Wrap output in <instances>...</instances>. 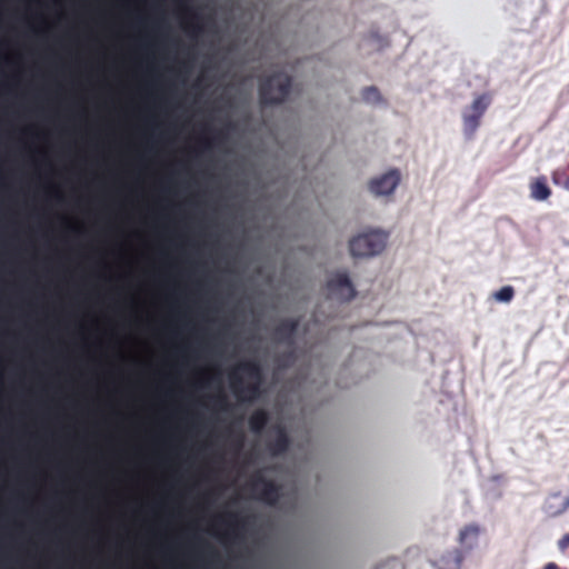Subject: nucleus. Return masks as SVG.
<instances>
[{
    "mask_svg": "<svg viewBox=\"0 0 569 569\" xmlns=\"http://www.w3.org/2000/svg\"><path fill=\"white\" fill-rule=\"evenodd\" d=\"M402 181L400 169L391 167L375 176L367 181L368 193L378 200L391 201Z\"/></svg>",
    "mask_w": 569,
    "mask_h": 569,
    "instance_id": "obj_1",
    "label": "nucleus"
},
{
    "mask_svg": "<svg viewBox=\"0 0 569 569\" xmlns=\"http://www.w3.org/2000/svg\"><path fill=\"white\" fill-rule=\"evenodd\" d=\"M388 240V233L381 230H369L353 237L349 242L353 257L368 258L381 253Z\"/></svg>",
    "mask_w": 569,
    "mask_h": 569,
    "instance_id": "obj_2",
    "label": "nucleus"
},
{
    "mask_svg": "<svg viewBox=\"0 0 569 569\" xmlns=\"http://www.w3.org/2000/svg\"><path fill=\"white\" fill-rule=\"evenodd\" d=\"M490 100L489 94H480L462 111V134L466 140H472L475 138L480 127L481 119L490 104Z\"/></svg>",
    "mask_w": 569,
    "mask_h": 569,
    "instance_id": "obj_3",
    "label": "nucleus"
},
{
    "mask_svg": "<svg viewBox=\"0 0 569 569\" xmlns=\"http://www.w3.org/2000/svg\"><path fill=\"white\" fill-rule=\"evenodd\" d=\"M290 80L287 74L280 72L260 84V97L264 103H277L284 100L289 93Z\"/></svg>",
    "mask_w": 569,
    "mask_h": 569,
    "instance_id": "obj_4",
    "label": "nucleus"
},
{
    "mask_svg": "<svg viewBox=\"0 0 569 569\" xmlns=\"http://www.w3.org/2000/svg\"><path fill=\"white\" fill-rule=\"evenodd\" d=\"M329 296L340 301H348L356 295V290L346 272L333 273L327 284Z\"/></svg>",
    "mask_w": 569,
    "mask_h": 569,
    "instance_id": "obj_5",
    "label": "nucleus"
},
{
    "mask_svg": "<svg viewBox=\"0 0 569 569\" xmlns=\"http://www.w3.org/2000/svg\"><path fill=\"white\" fill-rule=\"evenodd\" d=\"M541 510L548 518L562 516L569 510V495L562 491L550 492L545 498Z\"/></svg>",
    "mask_w": 569,
    "mask_h": 569,
    "instance_id": "obj_6",
    "label": "nucleus"
},
{
    "mask_svg": "<svg viewBox=\"0 0 569 569\" xmlns=\"http://www.w3.org/2000/svg\"><path fill=\"white\" fill-rule=\"evenodd\" d=\"M479 533V527L475 525L465 527L459 533L460 545L466 549H472L477 545Z\"/></svg>",
    "mask_w": 569,
    "mask_h": 569,
    "instance_id": "obj_7",
    "label": "nucleus"
},
{
    "mask_svg": "<svg viewBox=\"0 0 569 569\" xmlns=\"http://www.w3.org/2000/svg\"><path fill=\"white\" fill-rule=\"evenodd\" d=\"M551 190L543 177L536 179L530 186V196L536 201H546L549 199Z\"/></svg>",
    "mask_w": 569,
    "mask_h": 569,
    "instance_id": "obj_8",
    "label": "nucleus"
},
{
    "mask_svg": "<svg viewBox=\"0 0 569 569\" xmlns=\"http://www.w3.org/2000/svg\"><path fill=\"white\" fill-rule=\"evenodd\" d=\"M461 555L458 551H450L436 561L437 569H460Z\"/></svg>",
    "mask_w": 569,
    "mask_h": 569,
    "instance_id": "obj_9",
    "label": "nucleus"
},
{
    "mask_svg": "<svg viewBox=\"0 0 569 569\" xmlns=\"http://www.w3.org/2000/svg\"><path fill=\"white\" fill-rule=\"evenodd\" d=\"M267 413L263 410H258L249 419L250 429L254 432H260L267 422Z\"/></svg>",
    "mask_w": 569,
    "mask_h": 569,
    "instance_id": "obj_10",
    "label": "nucleus"
},
{
    "mask_svg": "<svg viewBox=\"0 0 569 569\" xmlns=\"http://www.w3.org/2000/svg\"><path fill=\"white\" fill-rule=\"evenodd\" d=\"M515 296V290L511 286H503L496 292L492 298L499 303H509Z\"/></svg>",
    "mask_w": 569,
    "mask_h": 569,
    "instance_id": "obj_11",
    "label": "nucleus"
},
{
    "mask_svg": "<svg viewBox=\"0 0 569 569\" xmlns=\"http://www.w3.org/2000/svg\"><path fill=\"white\" fill-rule=\"evenodd\" d=\"M362 100L371 106L380 104L382 102L379 91L373 87L366 88L362 91Z\"/></svg>",
    "mask_w": 569,
    "mask_h": 569,
    "instance_id": "obj_12",
    "label": "nucleus"
},
{
    "mask_svg": "<svg viewBox=\"0 0 569 569\" xmlns=\"http://www.w3.org/2000/svg\"><path fill=\"white\" fill-rule=\"evenodd\" d=\"M287 446H288L287 435H286V432L282 429H279L278 430L277 443L274 445L272 450L274 452H281V451H283L287 448Z\"/></svg>",
    "mask_w": 569,
    "mask_h": 569,
    "instance_id": "obj_13",
    "label": "nucleus"
},
{
    "mask_svg": "<svg viewBox=\"0 0 569 569\" xmlns=\"http://www.w3.org/2000/svg\"><path fill=\"white\" fill-rule=\"evenodd\" d=\"M558 547L561 550H565L569 547V533L562 536V538L558 541Z\"/></svg>",
    "mask_w": 569,
    "mask_h": 569,
    "instance_id": "obj_14",
    "label": "nucleus"
},
{
    "mask_svg": "<svg viewBox=\"0 0 569 569\" xmlns=\"http://www.w3.org/2000/svg\"><path fill=\"white\" fill-rule=\"evenodd\" d=\"M543 569H558L557 565L553 562H549L545 566Z\"/></svg>",
    "mask_w": 569,
    "mask_h": 569,
    "instance_id": "obj_15",
    "label": "nucleus"
},
{
    "mask_svg": "<svg viewBox=\"0 0 569 569\" xmlns=\"http://www.w3.org/2000/svg\"><path fill=\"white\" fill-rule=\"evenodd\" d=\"M566 189L569 190V180L566 182Z\"/></svg>",
    "mask_w": 569,
    "mask_h": 569,
    "instance_id": "obj_16",
    "label": "nucleus"
}]
</instances>
